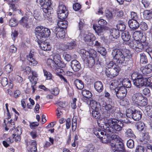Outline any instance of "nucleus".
<instances>
[{"mask_svg": "<svg viewBox=\"0 0 152 152\" xmlns=\"http://www.w3.org/2000/svg\"><path fill=\"white\" fill-rule=\"evenodd\" d=\"M129 51L127 49H119L115 48L112 50V55L113 57V60L114 62L117 64H121L126 66L130 62V66L129 67V70H131L133 66L131 60L129 59L130 56ZM113 61H110L107 65V68H112L115 65L113 64ZM128 67V66H127Z\"/></svg>", "mask_w": 152, "mask_h": 152, "instance_id": "obj_1", "label": "nucleus"}, {"mask_svg": "<svg viewBox=\"0 0 152 152\" xmlns=\"http://www.w3.org/2000/svg\"><path fill=\"white\" fill-rule=\"evenodd\" d=\"M132 101L134 104L140 106H144L148 103V100L140 93H136L132 95Z\"/></svg>", "mask_w": 152, "mask_h": 152, "instance_id": "obj_2", "label": "nucleus"}, {"mask_svg": "<svg viewBox=\"0 0 152 152\" xmlns=\"http://www.w3.org/2000/svg\"><path fill=\"white\" fill-rule=\"evenodd\" d=\"M120 70L119 66L115 65L112 68H106L105 73L107 77L113 78L118 75Z\"/></svg>", "mask_w": 152, "mask_h": 152, "instance_id": "obj_3", "label": "nucleus"}, {"mask_svg": "<svg viewBox=\"0 0 152 152\" xmlns=\"http://www.w3.org/2000/svg\"><path fill=\"white\" fill-rule=\"evenodd\" d=\"M57 13L58 18L60 20H64L68 15V11L66 9V7L63 4L59 6Z\"/></svg>", "mask_w": 152, "mask_h": 152, "instance_id": "obj_4", "label": "nucleus"}, {"mask_svg": "<svg viewBox=\"0 0 152 152\" xmlns=\"http://www.w3.org/2000/svg\"><path fill=\"white\" fill-rule=\"evenodd\" d=\"M116 96L117 98L120 99H124L126 96L127 90L124 87H118L114 89Z\"/></svg>", "mask_w": 152, "mask_h": 152, "instance_id": "obj_5", "label": "nucleus"}, {"mask_svg": "<svg viewBox=\"0 0 152 152\" xmlns=\"http://www.w3.org/2000/svg\"><path fill=\"white\" fill-rule=\"evenodd\" d=\"M123 126V123L120 122L111 129L109 127H106V126H103V128L104 130H106L107 132H109V134H112L115 133L116 132H119L121 130Z\"/></svg>", "mask_w": 152, "mask_h": 152, "instance_id": "obj_6", "label": "nucleus"}, {"mask_svg": "<svg viewBox=\"0 0 152 152\" xmlns=\"http://www.w3.org/2000/svg\"><path fill=\"white\" fill-rule=\"evenodd\" d=\"M96 39V37L94 34L91 33L88 34H85L83 35V40L89 46H92L94 44V41Z\"/></svg>", "mask_w": 152, "mask_h": 152, "instance_id": "obj_7", "label": "nucleus"}, {"mask_svg": "<svg viewBox=\"0 0 152 152\" xmlns=\"http://www.w3.org/2000/svg\"><path fill=\"white\" fill-rule=\"evenodd\" d=\"M45 0H40L39 2L40 4L42 7V10L45 13L50 12L51 14V10H52L50 7L51 5V3L50 0H48V1L45 4L44 2Z\"/></svg>", "mask_w": 152, "mask_h": 152, "instance_id": "obj_8", "label": "nucleus"}, {"mask_svg": "<svg viewBox=\"0 0 152 152\" xmlns=\"http://www.w3.org/2000/svg\"><path fill=\"white\" fill-rule=\"evenodd\" d=\"M76 45L75 42L72 40L70 42H67L65 45H61L60 49L63 51H66L67 50H71L74 48Z\"/></svg>", "mask_w": 152, "mask_h": 152, "instance_id": "obj_9", "label": "nucleus"}, {"mask_svg": "<svg viewBox=\"0 0 152 152\" xmlns=\"http://www.w3.org/2000/svg\"><path fill=\"white\" fill-rule=\"evenodd\" d=\"M53 61L55 64L61 68L64 67L66 64L61 61L60 56L58 54H56L54 56Z\"/></svg>", "mask_w": 152, "mask_h": 152, "instance_id": "obj_10", "label": "nucleus"}, {"mask_svg": "<svg viewBox=\"0 0 152 152\" xmlns=\"http://www.w3.org/2000/svg\"><path fill=\"white\" fill-rule=\"evenodd\" d=\"M119 121L115 118H111L108 119L107 121H105L103 126H106V127L110 126V128L112 129L113 126H115L120 123Z\"/></svg>", "mask_w": 152, "mask_h": 152, "instance_id": "obj_11", "label": "nucleus"}, {"mask_svg": "<svg viewBox=\"0 0 152 152\" xmlns=\"http://www.w3.org/2000/svg\"><path fill=\"white\" fill-rule=\"evenodd\" d=\"M34 56V52L31 50L29 55L27 56V59L29 61L28 64L30 65L34 66L38 64V62L33 58Z\"/></svg>", "mask_w": 152, "mask_h": 152, "instance_id": "obj_12", "label": "nucleus"}, {"mask_svg": "<svg viewBox=\"0 0 152 152\" xmlns=\"http://www.w3.org/2000/svg\"><path fill=\"white\" fill-rule=\"evenodd\" d=\"M102 108L105 110L113 114L115 111V107L113 104H108L107 103L102 105Z\"/></svg>", "mask_w": 152, "mask_h": 152, "instance_id": "obj_13", "label": "nucleus"}, {"mask_svg": "<svg viewBox=\"0 0 152 152\" xmlns=\"http://www.w3.org/2000/svg\"><path fill=\"white\" fill-rule=\"evenodd\" d=\"M68 22L67 21L61 20L58 22L57 25L59 27H56L54 29L55 31H57L58 30H60V28L63 29H66L68 26Z\"/></svg>", "mask_w": 152, "mask_h": 152, "instance_id": "obj_14", "label": "nucleus"}, {"mask_svg": "<svg viewBox=\"0 0 152 152\" xmlns=\"http://www.w3.org/2000/svg\"><path fill=\"white\" fill-rule=\"evenodd\" d=\"M44 27L42 26L37 27L35 29V34L37 39L41 41L42 36V33L43 31Z\"/></svg>", "mask_w": 152, "mask_h": 152, "instance_id": "obj_15", "label": "nucleus"}, {"mask_svg": "<svg viewBox=\"0 0 152 152\" xmlns=\"http://www.w3.org/2000/svg\"><path fill=\"white\" fill-rule=\"evenodd\" d=\"M128 24L131 30L135 31L139 27V24L137 20H129Z\"/></svg>", "mask_w": 152, "mask_h": 152, "instance_id": "obj_16", "label": "nucleus"}, {"mask_svg": "<svg viewBox=\"0 0 152 152\" xmlns=\"http://www.w3.org/2000/svg\"><path fill=\"white\" fill-rule=\"evenodd\" d=\"M140 70L144 75L149 74L152 71V65L148 64L145 66H142L140 68Z\"/></svg>", "mask_w": 152, "mask_h": 152, "instance_id": "obj_17", "label": "nucleus"}, {"mask_svg": "<svg viewBox=\"0 0 152 152\" xmlns=\"http://www.w3.org/2000/svg\"><path fill=\"white\" fill-rule=\"evenodd\" d=\"M71 65L72 69L75 72L79 71L81 68V64L76 60H74L72 61Z\"/></svg>", "mask_w": 152, "mask_h": 152, "instance_id": "obj_18", "label": "nucleus"}, {"mask_svg": "<svg viewBox=\"0 0 152 152\" xmlns=\"http://www.w3.org/2000/svg\"><path fill=\"white\" fill-rule=\"evenodd\" d=\"M29 143L31 147H29V149H28V152H37V143L34 140H31Z\"/></svg>", "mask_w": 152, "mask_h": 152, "instance_id": "obj_19", "label": "nucleus"}, {"mask_svg": "<svg viewBox=\"0 0 152 152\" xmlns=\"http://www.w3.org/2000/svg\"><path fill=\"white\" fill-rule=\"evenodd\" d=\"M145 82H146V80L142 77L140 79H137L135 80V81H134L133 83L138 88H140L144 85L146 84H145Z\"/></svg>", "mask_w": 152, "mask_h": 152, "instance_id": "obj_20", "label": "nucleus"}, {"mask_svg": "<svg viewBox=\"0 0 152 152\" xmlns=\"http://www.w3.org/2000/svg\"><path fill=\"white\" fill-rule=\"evenodd\" d=\"M31 73L32 76H29L28 77V78L29 79L31 83L33 82L34 85H35L37 83V80L38 75L37 72L34 71H31Z\"/></svg>", "mask_w": 152, "mask_h": 152, "instance_id": "obj_21", "label": "nucleus"}, {"mask_svg": "<svg viewBox=\"0 0 152 152\" xmlns=\"http://www.w3.org/2000/svg\"><path fill=\"white\" fill-rule=\"evenodd\" d=\"M44 42L39 41L38 42V43L40 48L45 51L50 50H51V47L50 45L47 43H44Z\"/></svg>", "mask_w": 152, "mask_h": 152, "instance_id": "obj_22", "label": "nucleus"}, {"mask_svg": "<svg viewBox=\"0 0 152 152\" xmlns=\"http://www.w3.org/2000/svg\"><path fill=\"white\" fill-rule=\"evenodd\" d=\"M104 130V132L105 133V135L100 140L102 143H107L110 141L111 134H109V132H107L106 130Z\"/></svg>", "mask_w": 152, "mask_h": 152, "instance_id": "obj_23", "label": "nucleus"}, {"mask_svg": "<svg viewBox=\"0 0 152 152\" xmlns=\"http://www.w3.org/2000/svg\"><path fill=\"white\" fill-rule=\"evenodd\" d=\"M94 87L95 90L99 93L101 92L103 89V85L102 82L98 81L94 83Z\"/></svg>", "mask_w": 152, "mask_h": 152, "instance_id": "obj_24", "label": "nucleus"}, {"mask_svg": "<svg viewBox=\"0 0 152 152\" xmlns=\"http://www.w3.org/2000/svg\"><path fill=\"white\" fill-rule=\"evenodd\" d=\"M93 28L98 35H103L105 32L104 28H103L101 26H95L94 25Z\"/></svg>", "mask_w": 152, "mask_h": 152, "instance_id": "obj_25", "label": "nucleus"}, {"mask_svg": "<svg viewBox=\"0 0 152 152\" xmlns=\"http://www.w3.org/2000/svg\"><path fill=\"white\" fill-rule=\"evenodd\" d=\"M111 36L110 37H113L114 39H117L120 36V34L119 31L115 29H111L110 30Z\"/></svg>", "mask_w": 152, "mask_h": 152, "instance_id": "obj_26", "label": "nucleus"}, {"mask_svg": "<svg viewBox=\"0 0 152 152\" xmlns=\"http://www.w3.org/2000/svg\"><path fill=\"white\" fill-rule=\"evenodd\" d=\"M50 29L47 28H44L41 41L44 42L46 38L50 36Z\"/></svg>", "mask_w": 152, "mask_h": 152, "instance_id": "obj_27", "label": "nucleus"}, {"mask_svg": "<svg viewBox=\"0 0 152 152\" xmlns=\"http://www.w3.org/2000/svg\"><path fill=\"white\" fill-rule=\"evenodd\" d=\"M142 113L140 111L135 110L132 115V118L135 121H138L141 118Z\"/></svg>", "mask_w": 152, "mask_h": 152, "instance_id": "obj_28", "label": "nucleus"}, {"mask_svg": "<svg viewBox=\"0 0 152 152\" xmlns=\"http://www.w3.org/2000/svg\"><path fill=\"white\" fill-rule=\"evenodd\" d=\"M74 83L78 89L82 90L84 88L83 83L81 80L76 79L75 80Z\"/></svg>", "mask_w": 152, "mask_h": 152, "instance_id": "obj_29", "label": "nucleus"}, {"mask_svg": "<svg viewBox=\"0 0 152 152\" xmlns=\"http://www.w3.org/2000/svg\"><path fill=\"white\" fill-rule=\"evenodd\" d=\"M121 38L124 41L126 42L129 40L131 38V36L129 32L126 31H125L121 34Z\"/></svg>", "mask_w": 152, "mask_h": 152, "instance_id": "obj_30", "label": "nucleus"}, {"mask_svg": "<svg viewBox=\"0 0 152 152\" xmlns=\"http://www.w3.org/2000/svg\"><path fill=\"white\" fill-rule=\"evenodd\" d=\"M58 38L63 39L66 37L67 35L64 31L62 30H58L57 31H55Z\"/></svg>", "mask_w": 152, "mask_h": 152, "instance_id": "obj_31", "label": "nucleus"}, {"mask_svg": "<svg viewBox=\"0 0 152 152\" xmlns=\"http://www.w3.org/2000/svg\"><path fill=\"white\" fill-rule=\"evenodd\" d=\"M144 48V46L142 43L137 41L134 49L137 52H141Z\"/></svg>", "mask_w": 152, "mask_h": 152, "instance_id": "obj_32", "label": "nucleus"}, {"mask_svg": "<svg viewBox=\"0 0 152 152\" xmlns=\"http://www.w3.org/2000/svg\"><path fill=\"white\" fill-rule=\"evenodd\" d=\"M144 18L148 20L152 18V11L150 10H145L143 12Z\"/></svg>", "mask_w": 152, "mask_h": 152, "instance_id": "obj_33", "label": "nucleus"}, {"mask_svg": "<svg viewBox=\"0 0 152 152\" xmlns=\"http://www.w3.org/2000/svg\"><path fill=\"white\" fill-rule=\"evenodd\" d=\"M81 94L83 97L86 98H90L92 96L91 92L86 89L82 90L81 91Z\"/></svg>", "mask_w": 152, "mask_h": 152, "instance_id": "obj_34", "label": "nucleus"}, {"mask_svg": "<svg viewBox=\"0 0 152 152\" xmlns=\"http://www.w3.org/2000/svg\"><path fill=\"white\" fill-rule=\"evenodd\" d=\"M122 84L124 88H129L131 86V81L128 79H125L122 82Z\"/></svg>", "mask_w": 152, "mask_h": 152, "instance_id": "obj_35", "label": "nucleus"}, {"mask_svg": "<svg viewBox=\"0 0 152 152\" xmlns=\"http://www.w3.org/2000/svg\"><path fill=\"white\" fill-rule=\"evenodd\" d=\"M28 18L26 16H24L20 20L19 23L23 26L26 27L28 25Z\"/></svg>", "mask_w": 152, "mask_h": 152, "instance_id": "obj_36", "label": "nucleus"}, {"mask_svg": "<svg viewBox=\"0 0 152 152\" xmlns=\"http://www.w3.org/2000/svg\"><path fill=\"white\" fill-rule=\"evenodd\" d=\"M125 136L128 138H135V136L132 130L131 129H128L125 132Z\"/></svg>", "mask_w": 152, "mask_h": 152, "instance_id": "obj_37", "label": "nucleus"}, {"mask_svg": "<svg viewBox=\"0 0 152 152\" xmlns=\"http://www.w3.org/2000/svg\"><path fill=\"white\" fill-rule=\"evenodd\" d=\"M105 15L107 20H112L114 17L112 12L108 10L105 11Z\"/></svg>", "mask_w": 152, "mask_h": 152, "instance_id": "obj_38", "label": "nucleus"}, {"mask_svg": "<svg viewBox=\"0 0 152 152\" xmlns=\"http://www.w3.org/2000/svg\"><path fill=\"white\" fill-rule=\"evenodd\" d=\"M94 133L100 139H101V138H102L103 136L104 135V132L101 131V129L94 130Z\"/></svg>", "mask_w": 152, "mask_h": 152, "instance_id": "obj_39", "label": "nucleus"}, {"mask_svg": "<svg viewBox=\"0 0 152 152\" xmlns=\"http://www.w3.org/2000/svg\"><path fill=\"white\" fill-rule=\"evenodd\" d=\"M86 61L88 64V66L90 68H92L95 64V60L93 58L89 57L87 58Z\"/></svg>", "mask_w": 152, "mask_h": 152, "instance_id": "obj_40", "label": "nucleus"}, {"mask_svg": "<svg viewBox=\"0 0 152 152\" xmlns=\"http://www.w3.org/2000/svg\"><path fill=\"white\" fill-rule=\"evenodd\" d=\"M140 55V63L141 64H146L148 60L146 55L144 53H141Z\"/></svg>", "mask_w": 152, "mask_h": 152, "instance_id": "obj_41", "label": "nucleus"}, {"mask_svg": "<svg viewBox=\"0 0 152 152\" xmlns=\"http://www.w3.org/2000/svg\"><path fill=\"white\" fill-rule=\"evenodd\" d=\"M137 42V41L136 40L133 39L132 40L130 39L126 42V44L134 49Z\"/></svg>", "mask_w": 152, "mask_h": 152, "instance_id": "obj_42", "label": "nucleus"}, {"mask_svg": "<svg viewBox=\"0 0 152 152\" xmlns=\"http://www.w3.org/2000/svg\"><path fill=\"white\" fill-rule=\"evenodd\" d=\"M145 110L147 115L152 118V106L149 105L146 106Z\"/></svg>", "mask_w": 152, "mask_h": 152, "instance_id": "obj_43", "label": "nucleus"}, {"mask_svg": "<svg viewBox=\"0 0 152 152\" xmlns=\"http://www.w3.org/2000/svg\"><path fill=\"white\" fill-rule=\"evenodd\" d=\"M132 79L133 81L137 79H140L142 77L141 75L139 74L136 72L133 73L131 75Z\"/></svg>", "mask_w": 152, "mask_h": 152, "instance_id": "obj_44", "label": "nucleus"}, {"mask_svg": "<svg viewBox=\"0 0 152 152\" xmlns=\"http://www.w3.org/2000/svg\"><path fill=\"white\" fill-rule=\"evenodd\" d=\"M77 126V119L76 118H73L72 121V130L73 132L75 131Z\"/></svg>", "mask_w": 152, "mask_h": 152, "instance_id": "obj_45", "label": "nucleus"}, {"mask_svg": "<svg viewBox=\"0 0 152 152\" xmlns=\"http://www.w3.org/2000/svg\"><path fill=\"white\" fill-rule=\"evenodd\" d=\"M97 50L98 52L102 56H105L106 54V51L105 48L102 46L97 48Z\"/></svg>", "mask_w": 152, "mask_h": 152, "instance_id": "obj_46", "label": "nucleus"}, {"mask_svg": "<svg viewBox=\"0 0 152 152\" xmlns=\"http://www.w3.org/2000/svg\"><path fill=\"white\" fill-rule=\"evenodd\" d=\"M18 23L16 21V20L15 18H11L10 20L9 24L10 26L11 27L15 26L18 25Z\"/></svg>", "mask_w": 152, "mask_h": 152, "instance_id": "obj_47", "label": "nucleus"}, {"mask_svg": "<svg viewBox=\"0 0 152 152\" xmlns=\"http://www.w3.org/2000/svg\"><path fill=\"white\" fill-rule=\"evenodd\" d=\"M139 27L143 31H146L148 29V26L147 24L144 22H141L139 24Z\"/></svg>", "mask_w": 152, "mask_h": 152, "instance_id": "obj_48", "label": "nucleus"}, {"mask_svg": "<svg viewBox=\"0 0 152 152\" xmlns=\"http://www.w3.org/2000/svg\"><path fill=\"white\" fill-rule=\"evenodd\" d=\"M44 75L46 76L47 80H51L52 79V76L50 72H48L45 69L43 70Z\"/></svg>", "mask_w": 152, "mask_h": 152, "instance_id": "obj_49", "label": "nucleus"}, {"mask_svg": "<svg viewBox=\"0 0 152 152\" xmlns=\"http://www.w3.org/2000/svg\"><path fill=\"white\" fill-rule=\"evenodd\" d=\"M134 142L132 139H129L127 142V147L130 148H133L134 146Z\"/></svg>", "mask_w": 152, "mask_h": 152, "instance_id": "obj_50", "label": "nucleus"}, {"mask_svg": "<svg viewBox=\"0 0 152 152\" xmlns=\"http://www.w3.org/2000/svg\"><path fill=\"white\" fill-rule=\"evenodd\" d=\"M88 53L89 55V57H92L94 58L97 55L96 52L93 49L90 50Z\"/></svg>", "mask_w": 152, "mask_h": 152, "instance_id": "obj_51", "label": "nucleus"}, {"mask_svg": "<svg viewBox=\"0 0 152 152\" xmlns=\"http://www.w3.org/2000/svg\"><path fill=\"white\" fill-rule=\"evenodd\" d=\"M13 67L10 64H8L5 67V70L7 73H10L12 71Z\"/></svg>", "mask_w": 152, "mask_h": 152, "instance_id": "obj_52", "label": "nucleus"}, {"mask_svg": "<svg viewBox=\"0 0 152 152\" xmlns=\"http://www.w3.org/2000/svg\"><path fill=\"white\" fill-rule=\"evenodd\" d=\"M47 63L48 66L52 68L56 64L51 59H48L47 61Z\"/></svg>", "mask_w": 152, "mask_h": 152, "instance_id": "obj_53", "label": "nucleus"}, {"mask_svg": "<svg viewBox=\"0 0 152 152\" xmlns=\"http://www.w3.org/2000/svg\"><path fill=\"white\" fill-rule=\"evenodd\" d=\"M131 18L132 19L130 20H137L138 19V16L137 15L136 13L132 12H131Z\"/></svg>", "mask_w": 152, "mask_h": 152, "instance_id": "obj_54", "label": "nucleus"}, {"mask_svg": "<svg viewBox=\"0 0 152 152\" xmlns=\"http://www.w3.org/2000/svg\"><path fill=\"white\" fill-rule=\"evenodd\" d=\"M134 113V112L131 109H128L127 110L126 112V116L127 117L129 118H132V115Z\"/></svg>", "mask_w": 152, "mask_h": 152, "instance_id": "obj_55", "label": "nucleus"}, {"mask_svg": "<svg viewBox=\"0 0 152 152\" xmlns=\"http://www.w3.org/2000/svg\"><path fill=\"white\" fill-rule=\"evenodd\" d=\"M99 24L101 26L104 27L106 25L107 23V21L104 19H100L98 21Z\"/></svg>", "mask_w": 152, "mask_h": 152, "instance_id": "obj_56", "label": "nucleus"}, {"mask_svg": "<svg viewBox=\"0 0 152 152\" xmlns=\"http://www.w3.org/2000/svg\"><path fill=\"white\" fill-rule=\"evenodd\" d=\"M92 115L93 118L95 119H97L99 118L100 113L98 111H93L92 112Z\"/></svg>", "mask_w": 152, "mask_h": 152, "instance_id": "obj_57", "label": "nucleus"}, {"mask_svg": "<svg viewBox=\"0 0 152 152\" xmlns=\"http://www.w3.org/2000/svg\"><path fill=\"white\" fill-rule=\"evenodd\" d=\"M1 83L3 86H5L8 84L7 79L6 77H3L2 78Z\"/></svg>", "mask_w": 152, "mask_h": 152, "instance_id": "obj_58", "label": "nucleus"}, {"mask_svg": "<svg viewBox=\"0 0 152 152\" xmlns=\"http://www.w3.org/2000/svg\"><path fill=\"white\" fill-rule=\"evenodd\" d=\"M144 148L141 145H138L136 148L135 152H144Z\"/></svg>", "mask_w": 152, "mask_h": 152, "instance_id": "obj_59", "label": "nucleus"}, {"mask_svg": "<svg viewBox=\"0 0 152 152\" xmlns=\"http://www.w3.org/2000/svg\"><path fill=\"white\" fill-rule=\"evenodd\" d=\"M73 9L75 11H77L80 10L81 8V5L78 3H76L73 5Z\"/></svg>", "mask_w": 152, "mask_h": 152, "instance_id": "obj_60", "label": "nucleus"}, {"mask_svg": "<svg viewBox=\"0 0 152 152\" xmlns=\"http://www.w3.org/2000/svg\"><path fill=\"white\" fill-rule=\"evenodd\" d=\"M142 137L144 140H148L149 138L148 133L147 132H144L142 133Z\"/></svg>", "mask_w": 152, "mask_h": 152, "instance_id": "obj_61", "label": "nucleus"}, {"mask_svg": "<svg viewBox=\"0 0 152 152\" xmlns=\"http://www.w3.org/2000/svg\"><path fill=\"white\" fill-rule=\"evenodd\" d=\"M97 102L95 101H92L90 102V106L93 109H95L97 107Z\"/></svg>", "mask_w": 152, "mask_h": 152, "instance_id": "obj_62", "label": "nucleus"}, {"mask_svg": "<svg viewBox=\"0 0 152 152\" xmlns=\"http://www.w3.org/2000/svg\"><path fill=\"white\" fill-rule=\"evenodd\" d=\"M10 52L11 53H15L17 50V48L13 45H11L9 48Z\"/></svg>", "mask_w": 152, "mask_h": 152, "instance_id": "obj_63", "label": "nucleus"}, {"mask_svg": "<svg viewBox=\"0 0 152 152\" xmlns=\"http://www.w3.org/2000/svg\"><path fill=\"white\" fill-rule=\"evenodd\" d=\"M111 113L106 110L104 111L102 114V115L104 118H107L109 117Z\"/></svg>", "mask_w": 152, "mask_h": 152, "instance_id": "obj_64", "label": "nucleus"}]
</instances>
